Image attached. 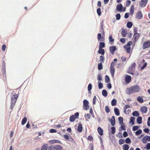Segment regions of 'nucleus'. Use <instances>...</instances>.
Listing matches in <instances>:
<instances>
[{
	"instance_id": "nucleus-42",
	"label": "nucleus",
	"mask_w": 150,
	"mask_h": 150,
	"mask_svg": "<svg viewBox=\"0 0 150 150\" xmlns=\"http://www.w3.org/2000/svg\"><path fill=\"white\" fill-rule=\"evenodd\" d=\"M111 129L112 134H114L115 132V128L114 127H112Z\"/></svg>"
},
{
	"instance_id": "nucleus-51",
	"label": "nucleus",
	"mask_w": 150,
	"mask_h": 150,
	"mask_svg": "<svg viewBox=\"0 0 150 150\" xmlns=\"http://www.w3.org/2000/svg\"><path fill=\"white\" fill-rule=\"evenodd\" d=\"M97 80L99 81H100L102 80V77L100 74H98L97 76Z\"/></svg>"
},
{
	"instance_id": "nucleus-55",
	"label": "nucleus",
	"mask_w": 150,
	"mask_h": 150,
	"mask_svg": "<svg viewBox=\"0 0 150 150\" xmlns=\"http://www.w3.org/2000/svg\"><path fill=\"white\" fill-rule=\"evenodd\" d=\"M54 145H51L49 147L48 149L49 150H54Z\"/></svg>"
},
{
	"instance_id": "nucleus-16",
	"label": "nucleus",
	"mask_w": 150,
	"mask_h": 150,
	"mask_svg": "<svg viewBox=\"0 0 150 150\" xmlns=\"http://www.w3.org/2000/svg\"><path fill=\"white\" fill-rule=\"evenodd\" d=\"M114 111L115 114L117 116H119L120 115V111L119 109L117 108H114Z\"/></svg>"
},
{
	"instance_id": "nucleus-27",
	"label": "nucleus",
	"mask_w": 150,
	"mask_h": 150,
	"mask_svg": "<svg viewBox=\"0 0 150 150\" xmlns=\"http://www.w3.org/2000/svg\"><path fill=\"white\" fill-rule=\"evenodd\" d=\"M98 87L99 89H102L103 88V84L100 81H98Z\"/></svg>"
},
{
	"instance_id": "nucleus-50",
	"label": "nucleus",
	"mask_w": 150,
	"mask_h": 150,
	"mask_svg": "<svg viewBox=\"0 0 150 150\" xmlns=\"http://www.w3.org/2000/svg\"><path fill=\"white\" fill-rule=\"evenodd\" d=\"M100 62H104V57L103 56H101L100 57Z\"/></svg>"
},
{
	"instance_id": "nucleus-38",
	"label": "nucleus",
	"mask_w": 150,
	"mask_h": 150,
	"mask_svg": "<svg viewBox=\"0 0 150 150\" xmlns=\"http://www.w3.org/2000/svg\"><path fill=\"white\" fill-rule=\"evenodd\" d=\"M118 120L120 124L121 125L123 124V118L122 117H118Z\"/></svg>"
},
{
	"instance_id": "nucleus-28",
	"label": "nucleus",
	"mask_w": 150,
	"mask_h": 150,
	"mask_svg": "<svg viewBox=\"0 0 150 150\" xmlns=\"http://www.w3.org/2000/svg\"><path fill=\"white\" fill-rule=\"evenodd\" d=\"M102 95L105 97L107 96L108 93L105 90H103L102 91Z\"/></svg>"
},
{
	"instance_id": "nucleus-48",
	"label": "nucleus",
	"mask_w": 150,
	"mask_h": 150,
	"mask_svg": "<svg viewBox=\"0 0 150 150\" xmlns=\"http://www.w3.org/2000/svg\"><path fill=\"white\" fill-rule=\"evenodd\" d=\"M126 50V52L127 53H130V49H131V47H125V48Z\"/></svg>"
},
{
	"instance_id": "nucleus-47",
	"label": "nucleus",
	"mask_w": 150,
	"mask_h": 150,
	"mask_svg": "<svg viewBox=\"0 0 150 150\" xmlns=\"http://www.w3.org/2000/svg\"><path fill=\"white\" fill-rule=\"evenodd\" d=\"M52 144H54V143H61V142L57 140H52Z\"/></svg>"
},
{
	"instance_id": "nucleus-11",
	"label": "nucleus",
	"mask_w": 150,
	"mask_h": 150,
	"mask_svg": "<svg viewBox=\"0 0 150 150\" xmlns=\"http://www.w3.org/2000/svg\"><path fill=\"white\" fill-rule=\"evenodd\" d=\"M109 121H110V123L111 125L113 126L115 125V117L114 116H113L110 120V119H109Z\"/></svg>"
},
{
	"instance_id": "nucleus-58",
	"label": "nucleus",
	"mask_w": 150,
	"mask_h": 150,
	"mask_svg": "<svg viewBox=\"0 0 150 150\" xmlns=\"http://www.w3.org/2000/svg\"><path fill=\"white\" fill-rule=\"evenodd\" d=\"M69 137L68 135L65 134L64 135V138L67 140H68L69 138Z\"/></svg>"
},
{
	"instance_id": "nucleus-5",
	"label": "nucleus",
	"mask_w": 150,
	"mask_h": 150,
	"mask_svg": "<svg viewBox=\"0 0 150 150\" xmlns=\"http://www.w3.org/2000/svg\"><path fill=\"white\" fill-rule=\"evenodd\" d=\"M150 47V42L147 41L145 42L143 44L142 48L143 49L147 48Z\"/></svg>"
},
{
	"instance_id": "nucleus-26",
	"label": "nucleus",
	"mask_w": 150,
	"mask_h": 150,
	"mask_svg": "<svg viewBox=\"0 0 150 150\" xmlns=\"http://www.w3.org/2000/svg\"><path fill=\"white\" fill-rule=\"evenodd\" d=\"M137 101L141 103H142L144 102L143 98L139 96L137 99Z\"/></svg>"
},
{
	"instance_id": "nucleus-63",
	"label": "nucleus",
	"mask_w": 150,
	"mask_h": 150,
	"mask_svg": "<svg viewBox=\"0 0 150 150\" xmlns=\"http://www.w3.org/2000/svg\"><path fill=\"white\" fill-rule=\"evenodd\" d=\"M130 106L129 105H126L125 106L123 107V109H127L130 108Z\"/></svg>"
},
{
	"instance_id": "nucleus-40",
	"label": "nucleus",
	"mask_w": 150,
	"mask_h": 150,
	"mask_svg": "<svg viewBox=\"0 0 150 150\" xmlns=\"http://www.w3.org/2000/svg\"><path fill=\"white\" fill-rule=\"evenodd\" d=\"M109 42H113L114 41V40L112 38V35H110L109 36Z\"/></svg>"
},
{
	"instance_id": "nucleus-24",
	"label": "nucleus",
	"mask_w": 150,
	"mask_h": 150,
	"mask_svg": "<svg viewBox=\"0 0 150 150\" xmlns=\"http://www.w3.org/2000/svg\"><path fill=\"white\" fill-rule=\"evenodd\" d=\"M98 52L99 54H101L102 55H103L105 54V50L104 49H99Z\"/></svg>"
},
{
	"instance_id": "nucleus-10",
	"label": "nucleus",
	"mask_w": 150,
	"mask_h": 150,
	"mask_svg": "<svg viewBox=\"0 0 150 150\" xmlns=\"http://www.w3.org/2000/svg\"><path fill=\"white\" fill-rule=\"evenodd\" d=\"M116 10L121 12H122V9L123 8V6L121 4H118L116 6Z\"/></svg>"
},
{
	"instance_id": "nucleus-53",
	"label": "nucleus",
	"mask_w": 150,
	"mask_h": 150,
	"mask_svg": "<svg viewBox=\"0 0 150 150\" xmlns=\"http://www.w3.org/2000/svg\"><path fill=\"white\" fill-rule=\"evenodd\" d=\"M92 88V84L91 83H90L88 84V91H91V90Z\"/></svg>"
},
{
	"instance_id": "nucleus-4",
	"label": "nucleus",
	"mask_w": 150,
	"mask_h": 150,
	"mask_svg": "<svg viewBox=\"0 0 150 150\" xmlns=\"http://www.w3.org/2000/svg\"><path fill=\"white\" fill-rule=\"evenodd\" d=\"M148 0H141L139 2V5L142 7H144L146 5Z\"/></svg>"
},
{
	"instance_id": "nucleus-49",
	"label": "nucleus",
	"mask_w": 150,
	"mask_h": 150,
	"mask_svg": "<svg viewBox=\"0 0 150 150\" xmlns=\"http://www.w3.org/2000/svg\"><path fill=\"white\" fill-rule=\"evenodd\" d=\"M119 143L120 144H122L125 143V141L124 139H121L119 140Z\"/></svg>"
},
{
	"instance_id": "nucleus-37",
	"label": "nucleus",
	"mask_w": 150,
	"mask_h": 150,
	"mask_svg": "<svg viewBox=\"0 0 150 150\" xmlns=\"http://www.w3.org/2000/svg\"><path fill=\"white\" fill-rule=\"evenodd\" d=\"M142 131L141 129H139L135 132V134L136 135L138 136L141 134Z\"/></svg>"
},
{
	"instance_id": "nucleus-19",
	"label": "nucleus",
	"mask_w": 150,
	"mask_h": 150,
	"mask_svg": "<svg viewBox=\"0 0 150 150\" xmlns=\"http://www.w3.org/2000/svg\"><path fill=\"white\" fill-rule=\"evenodd\" d=\"M54 149L56 150H63L62 147L59 145H56L54 147Z\"/></svg>"
},
{
	"instance_id": "nucleus-17",
	"label": "nucleus",
	"mask_w": 150,
	"mask_h": 150,
	"mask_svg": "<svg viewBox=\"0 0 150 150\" xmlns=\"http://www.w3.org/2000/svg\"><path fill=\"white\" fill-rule=\"evenodd\" d=\"M97 130L98 133L100 135H102L103 134V131L100 127H98V128Z\"/></svg>"
},
{
	"instance_id": "nucleus-39",
	"label": "nucleus",
	"mask_w": 150,
	"mask_h": 150,
	"mask_svg": "<svg viewBox=\"0 0 150 150\" xmlns=\"http://www.w3.org/2000/svg\"><path fill=\"white\" fill-rule=\"evenodd\" d=\"M103 69V65L102 63H100L98 64V69L99 70H101Z\"/></svg>"
},
{
	"instance_id": "nucleus-46",
	"label": "nucleus",
	"mask_w": 150,
	"mask_h": 150,
	"mask_svg": "<svg viewBox=\"0 0 150 150\" xmlns=\"http://www.w3.org/2000/svg\"><path fill=\"white\" fill-rule=\"evenodd\" d=\"M100 30H101V32L102 33H104V28H103V24L102 23H101V24Z\"/></svg>"
},
{
	"instance_id": "nucleus-36",
	"label": "nucleus",
	"mask_w": 150,
	"mask_h": 150,
	"mask_svg": "<svg viewBox=\"0 0 150 150\" xmlns=\"http://www.w3.org/2000/svg\"><path fill=\"white\" fill-rule=\"evenodd\" d=\"M132 44V42L130 41L128 42L126 45H124V48H125V47H130V46Z\"/></svg>"
},
{
	"instance_id": "nucleus-21",
	"label": "nucleus",
	"mask_w": 150,
	"mask_h": 150,
	"mask_svg": "<svg viewBox=\"0 0 150 150\" xmlns=\"http://www.w3.org/2000/svg\"><path fill=\"white\" fill-rule=\"evenodd\" d=\"M142 118L141 117H138L137 119V122L139 124H141L142 123Z\"/></svg>"
},
{
	"instance_id": "nucleus-60",
	"label": "nucleus",
	"mask_w": 150,
	"mask_h": 150,
	"mask_svg": "<svg viewBox=\"0 0 150 150\" xmlns=\"http://www.w3.org/2000/svg\"><path fill=\"white\" fill-rule=\"evenodd\" d=\"M96 97L95 96L94 97L93 101V103L94 105H95L96 104Z\"/></svg>"
},
{
	"instance_id": "nucleus-8",
	"label": "nucleus",
	"mask_w": 150,
	"mask_h": 150,
	"mask_svg": "<svg viewBox=\"0 0 150 150\" xmlns=\"http://www.w3.org/2000/svg\"><path fill=\"white\" fill-rule=\"evenodd\" d=\"M18 97V96L17 94L11 97V103H15L17 100Z\"/></svg>"
},
{
	"instance_id": "nucleus-29",
	"label": "nucleus",
	"mask_w": 150,
	"mask_h": 150,
	"mask_svg": "<svg viewBox=\"0 0 150 150\" xmlns=\"http://www.w3.org/2000/svg\"><path fill=\"white\" fill-rule=\"evenodd\" d=\"M76 118L74 115H72L69 118V121L71 122H73L74 121L75 119Z\"/></svg>"
},
{
	"instance_id": "nucleus-31",
	"label": "nucleus",
	"mask_w": 150,
	"mask_h": 150,
	"mask_svg": "<svg viewBox=\"0 0 150 150\" xmlns=\"http://www.w3.org/2000/svg\"><path fill=\"white\" fill-rule=\"evenodd\" d=\"M117 100L115 99H113L111 102V105L112 106H115L116 105Z\"/></svg>"
},
{
	"instance_id": "nucleus-9",
	"label": "nucleus",
	"mask_w": 150,
	"mask_h": 150,
	"mask_svg": "<svg viewBox=\"0 0 150 150\" xmlns=\"http://www.w3.org/2000/svg\"><path fill=\"white\" fill-rule=\"evenodd\" d=\"M117 50V48L116 46H111L109 47V51L110 53L112 54H113L115 51Z\"/></svg>"
},
{
	"instance_id": "nucleus-1",
	"label": "nucleus",
	"mask_w": 150,
	"mask_h": 150,
	"mask_svg": "<svg viewBox=\"0 0 150 150\" xmlns=\"http://www.w3.org/2000/svg\"><path fill=\"white\" fill-rule=\"evenodd\" d=\"M83 109L85 110H87L89 109V106L88 105L89 102L86 99L83 100Z\"/></svg>"
},
{
	"instance_id": "nucleus-23",
	"label": "nucleus",
	"mask_w": 150,
	"mask_h": 150,
	"mask_svg": "<svg viewBox=\"0 0 150 150\" xmlns=\"http://www.w3.org/2000/svg\"><path fill=\"white\" fill-rule=\"evenodd\" d=\"M127 33V31L126 30H122L121 34L123 37H126Z\"/></svg>"
},
{
	"instance_id": "nucleus-14",
	"label": "nucleus",
	"mask_w": 150,
	"mask_h": 150,
	"mask_svg": "<svg viewBox=\"0 0 150 150\" xmlns=\"http://www.w3.org/2000/svg\"><path fill=\"white\" fill-rule=\"evenodd\" d=\"M126 93L128 94H131L133 93L131 87L127 88L126 90Z\"/></svg>"
},
{
	"instance_id": "nucleus-2",
	"label": "nucleus",
	"mask_w": 150,
	"mask_h": 150,
	"mask_svg": "<svg viewBox=\"0 0 150 150\" xmlns=\"http://www.w3.org/2000/svg\"><path fill=\"white\" fill-rule=\"evenodd\" d=\"M115 63L114 62H112L111 64L110 67V72L112 76L113 77L115 71V69L114 68V66Z\"/></svg>"
},
{
	"instance_id": "nucleus-45",
	"label": "nucleus",
	"mask_w": 150,
	"mask_h": 150,
	"mask_svg": "<svg viewBox=\"0 0 150 150\" xmlns=\"http://www.w3.org/2000/svg\"><path fill=\"white\" fill-rule=\"evenodd\" d=\"M97 13L98 15V16H100L101 15V9L100 8H98L97 9Z\"/></svg>"
},
{
	"instance_id": "nucleus-59",
	"label": "nucleus",
	"mask_w": 150,
	"mask_h": 150,
	"mask_svg": "<svg viewBox=\"0 0 150 150\" xmlns=\"http://www.w3.org/2000/svg\"><path fill=\"white\" fill-rule=\"evenodd\" d=\"M50 132L51 133H55L57 132V130L54 129H51L50 130Z\"/></svg>"
},
{
	"instance_id": "nucleus-12",
	"label": "nucleus",
	"mask_w": 150,
	"mask_h": 150,
	"mask_svg": "<svg viewBox=\"0 0 150 150\" xmlns=\"http://www.w3.org/2000/svg\"><path fill=\"white\" fill-rule=\"evenodd\" d=\"M140 110L142 112L146 113L147 112V108L146 107L144 106L140 108Z\"/></svg>"
},
{
	"instance_id": "nucleus-56",
	"label": "nucleus",
	"mask_w": 150,
	"mask_h": 150,
	"mask_svg": "<svg viewBox=\"0 0 150 150\" xmlns=\"http://www.w3.org/2000/svg\"><path fill=\"white\" fill-rule=\"evenodd\" d=\"M121 129L123 130H126V128L125 126V125L124 124H121Z\"/></svg>"
},
{
	"instance_id": "nucleus-43",
	"label": "nucleus",
	"mask_w": 150,
	"mask_h": 150,
	"mask_svg": "<svg viewBox=\"0 0 150 150\" xmlns=\"http://www.w3.org/2000/svg\"><path fill=\"white\" fill-rule=\"evenodd\" d=\"M105 111L106 113H109L110 112V110L108 106H106L105 108Z\"/></svg>"
},
{
	"instance_id": "nucleus-32",
	"label": "nucleus",
	"mask_w": 150,
	"mask_h": 150,
	"mask_svg": "<svg viewBox=\"0 0 150 150\" xmlns=\"http://www.w3.org/2000/svg\"><path fill=\"white\" fill-rule=\"evenodd\" d=\"M48 145L47 144H45L42 146L41 150H47Z\"/></svg>"
},
{
	"instance_id": "nucleus-30",
	"label": "nucleus",
	"mask_w": 150,
	"mask_h": 150,
	"mask_svg": "<svg viewBox=\"0 0 150 150\" xmlns=\"http://www.w3.org/2000/svg\"><path fill=\"white\" fill-rule=\"evenodd\" d=\"M135 120V118L133 117H131L130 118V122L132 123V125L134 124V122Z\"/></svg>"
},
{
	"instance_id": "nucleus-3",
	"label": "nucleus",
	"mask_w": 150,
	"mask_h": 150,
	"mask_svg": "<svg viewBox=\"0 0 150 150\" xmlns=\"http://www.w3.org/2000/svg\"><path fill=\"white\" fill-rule=\"evenodd\" d=\"M133 93H137L140 91V88L138 85H135L131 86Z\"/></svg>"
},
{
	"instance_id": "nucleus-57",
	"label": "nucleus",
	"mask_w": 150,
	"mask_h": 150,
	"mask_svg": "<svg viewBox=\"0 0 150 150\" xmlns=\"http://www.w3.org/2000/svg\"><path fill=\"white\" fill-rule=\"evenodd\" d=\"M131 3V1L129 0H127L126 2V6L127 7L129 6Z\"/></svg>"
},
{
	"instance_id": "nucleus-35",
	"label": "nucleus",
	"mask_w": 150,
	"mask_h": 150,
	"mask_svg": "<svg viewBox=\"0 0 150 150\" xmlns=\"http://www.w3.org/2000/svg\"><path fill=\"white\" fill-rule=\"evenodd\" d=\"M105 81L106 83H109L110 81V78L109 76L107 75L105 76Z\"/></svg>"
},
{
	"instance_id": "nucleus-64",
	"label": "nucleus",
	"mask_w": 150,
	"mask_h": 150,
	"mask_svg": "<svg viewBox=\"0 0 150 150\" xmlns=\"http://www.w3.org/2000/svg\"><path fill=\"white\" fill-rule=\"evenodd\" d=\"M121 59L122 62H125L126 60V58L125 56H122L121 57Z\"/></svg>"
},
{
	"instance_id": "nucleus-62",
	"label": "nucleus",
	"mask_w": 150,
	"mask_h": 150,
	"mask_svg": "<svg viewBox=\"0 0 150 150\" xmlns=\"http://www.w3.org/2000/svg\"><path fill=\"white\" fill-rule=\"evenodd\" d=\"M123 135L124 137H125L128 136V134L126 131H125L123 132Z\"/></svg>"
},
{
	"instance_id": "nucleus-22",
	"label": "nucleus",
	"mask_w": 150,
	"mask_h": 150,
	"mask_svg": "<svg viewBox=\"0 0 150 150\" xmlns=\"http://www.w3.org/2000/svg\"><path fill=\"white\" fill-rule=\"evenodd\" d=\"M105 44L104 42H101L99 43V49H102L105 47Z\"/></svg>"
},
{
	"instance_id": "nucleus-34",
	"label": "nucleus",
	"mask_w": 150,
	"mask_h": 150,
	"mask_svg": "<svg viewBox=\"0 0 150 150\" xmlns=\"http://www.w3.org/2000/svg\"><path fill=\"white\" fill-rule=\"evenodd\" d=\"M27 121V119L26 117H24L22 120L21 124L22 125H24Z\"/></svg>"
},
{
	"instance_id": "nucleus-20",
	"label": "nucleus",
	"mask_w": 150,
	"mask_h": 150,
	"mask_svg": "<svg viewBox=\"0 0 150 150\" xmlns=\"http://www.w3.org/2000/svg\"><path fill=\"white\" fill-rule=\"evenodd\" d=\"M123 149V150H128L129 147V145L127 144H124L122 146Z\"/></svg>"
},
{
	"instance_id": "nucleus-6",
	"label": "nucleus",
	"mask_w": 150,
	"mask_h": 150,
	"mask_svg": "<svg viewBox=\"0 0 150 150\" xmlns=\"http://www.w3.org/2000/svg\"><path fill=\"white\" fill-rule=\"evenodd\" d=\"M142 140L144 144H145L146 143L147 140H148L149 141H150V136H145L143 137Z\"/></svg>"
},
{
	"instance_id": "nucleus-13",
	"label": "nucleus",
	"mask_w": 150,
	"mask_h": 150,
	"mask_svg": "<svg viewBox=\"0 0 150 150\" xmlns=\"http://www.w3.org/2000/svg\"><path fill=\"white\" fill-rule=\"evenodd\" d=\"M139 33L134 34L133 37V40L134 42H136L137 40L139 37Z\"/></svg>"
},
{
	"instance_id": "nucleus-7",
	"label": "nucleus",
	"mask_w": 150,
	"mask_h": 150,
	"mask_svg": "<svg viewBox=\"0 0 150 150\" xmlns=\"http://www.w3.org/2000/svg\"><path fill=\"white\" fill-rule=\"evenodd\" d=\"M143 15L142 11H138L136 14V18L138 19H141Z\"/></svg>"
},
{
	"instance_id": "nucleus-44",
	"label": "nucleus",
	"mask_w": 150,
	"mask_h": 150,
	"mask_svg": "<svg viewBox=\"0 0 150 150\" xmlns=\"http://www.w3.org/2000/svg\"><path fill=\"white\" fill-rule=\"evenodd\" d=\"M125 142L126 143L129 144L131 143V141L129 138H127L125 139Z\"/></svg>"
},
{
	"instance_id": "nucleus-33",
	"label": "nucleus",
	"mask_w": 150,
	"mask_h": 150,
	"mask_svg": "<svg viewBox=\"0 0 150 150\" xmlns=\"http://www.w3.org/2000/svg\"><path fill=\"white\" fill-rule=\"evenodd\" d=\"M132 25V23L131 22H128L127 23V27L128 28H130Z\"/></svg>"
},
{
	"instance_id": "nucleus-54",
	"label": "nucleus",
	"mask_w": 150,
	"mask_h": 150,
	"mask_svg": "<svg viewBox=\"0 0 150 150\" xmlns=\"http://www.w3.org/2000/svg\"><path fill=\"white\" fill-rule=\"evenodd\" d=\"M139 127L138 126H135L133 127L132 128V130L134 131H135L136 130H137Z\"/></svg>"
},
{
	"instance_id": "nucleus-15",
	"label": "nucleus",
	"mask_w": 150,
	"mask_h": 150,
	"mask_svg": "<svg viewBox=\"0 0 150 150\" xmlns=\"http://www.w3.org/2000/svg\"><path fill=\"white\" fill-rule=\"evenodd\" d=\"M131 77L130 76L127 75L125 77V81L126 83H129L131 80Z\"/></svg>"
},
{
	"instance_id": "nucleus-25",
	"label": "nucleus",
	"mask_w": 150,
	"mask_h": 150,
	"mask_svg": "<svg viewBox=\"0 0 150 150\" xmlns=\"http://www.w3.org/2000/svg\"><path fill=\"white\" fill-rule=\"evenodd\" d=\"M132 115L134 116L138 117L139 115V113L138 111H135L132 112Z\"/></svg>"
},
{
	"instance_id": "nucleus-18",
	"label": "nucleus",
	"mask_w": 150,
	"mask_h": 150,
	"mask_svg": "<svg viewBox=\"0 0 150 150\" xmlns=\"http://www.w3.org/2000/svg\"><path fill=\"white\" fill-rule=\"evenodd\" d=\"M82 130V127L81 124H79L77 128V131L78 132H81Z\"/></svg>"
},
{
	"instance_id": "nucleus-52",
	"label": "nucleus",
	"mask_w": 150,
	"mask_h": 150,
	"mask_svg": "<svg viewBox=\"0 0 150 150\" xmlns=\"http://www.w3.org/2000/svg\"><path fill=\"white\" fill-rule=\"evenodd\" d=\"M102 38V35L101 34L99 33L98 34V35H97V38L98 40L99 41H100V40H101V39Z\"/></svg>"
},
{
	"instance_id": "nucleus-61",
	"label": "nucleus",
	"mask_w": 150,
	"mask_h": 150,
	"mask_svg": "<svg viewBox=\"0 0 150 150\" xmlns=\"http://www.w3.org/2000/svg\"><path fill=\"white\" fill-rule=\"evenodd\" d=\"M146 149L147 150L150 149V143H148L146 145Z\"/></svg>"
},
{
	"instance_id": "nucleus-41",
	"label": "nucleus",
	"mask_w": 150,
	"mask_h": 150,
	"mask_svg": "<svg viewBox=\"0 0 150 150\" xmlns=\"http://www.w3.org/2000/svg\"><path fill=\"white\" fill-rule=\"evenodd\" d=\"M115 16L116 17V19L117 20H119L120 18V14L119 13L116 14L115 15Z\"/></svg>"
}]
</instances>
